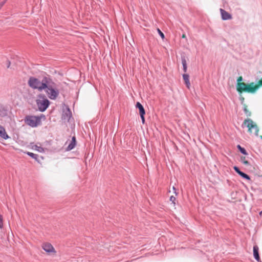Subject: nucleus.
Listing matches in <instances>:
<instances>
[{
  "label": "nucleus",
  "mask_w": 262,
  "mask_h": 262,
  "mask_svg": "<svg viewBox=\"0 0 262 262\" xmlns=\"http://www.w3.org/2000/svg\"><path fill=\"white\" fill-rule=\"evenodd\" d=\"M42 91H44L48 98L51 100H55L59 94V90L57 85L54 82L51 76L49 75L47 81L43 86Z\"/></svg>",
  "instance_id": "nucleus-1"
},
{
  "label": "nucleus",
  "mask_w": 262,
  "mask_h": 262,
  "mask_svg": "<svg viewBox=\"0 0 262 262\" xmlns=\"http://www.w3.org/2000/svg\"><path fill=\"white\" fill-rule=\"evenodd\" d=\"M243 81L242 77H239L237 79V84H236L237 90L241 92L243 90L246 92L254 94L258 89V86L255 85V83L251 82L247 84L244 82H241Z\"/></svg>",
  "instance_id": "nucleus-2"
},
{
  "label": "nucleus",
  "mask_w": 262,
  "mask_h": 262,
  "mask_svg": "<svg viewBox=\"0 0 262 262\" xmlns=\"http://www.w3.org/2000/svg\"><path fill=\"white\" fill-rule=\"evenodd\" d=\"M48 76H49V75H46L43 76L41 79L31 76L28 81V85L34 90H37L39 92H42L43 86L47 81Z\"/></svg>",
  "instance_id": "nucleus-3"
},
{
  "label": "nucleus",
  "mask_w": 262,
  "mask_h": 262,
  "mask_svg": "<svg viewBox=\"0 0 262 262\" xmlns=\"http://www.w3.org/2000/svg\"><path fill=\"white\" fill-rule=\"evenodd\" d=\"M38 99L36 100V104L39 111L45 112L49 106L50 102L44 94H40L38 95Z\"/></svg>",
  "instance_id": "nucleus-4"
},
{
  "label": "nucleus",
  "mask_w": 262,
  "mask_h": 262,
  "mask_svg": "<svg viewBox=\"0 0 262 262\" xmlns=\"http://www.w3.org/2000/svg\"><path fill=\"white\" fill-rule=\"evenodd\" d=\"M242 126L243 128L247 127L248 128L249 132L252 133V129H254V132L253 134L257 136L258 135V128L257 125L251 119L248 118L245 120L243 122Z\"/></svg>",
  "instance_id": "nucleus-5"
},
{
  "label": "nucleus",
  "mask_w": 262,
  "mask_h": 262,
  "mask_svg": "<svg viewBox=\"0 0 262 262\" xmlns=\"http://www.w3.org/2000/svg\"><path fill=\"white\" fill-rule=\"evenodd\" d=\"M25 122L29 126L32 127H35L40 124L41 117L27 115L25 118Z\"/></svg>",
  "instance_id": "nucleus-6"
},
{
  "label": "nucleus",
  "mask_w": 262,
  "mask_h": 262,
  "mask_svg": "<svg viewBox=\"0 0 262 262\" xmlns=\"http://www.w3.org/2000/svg\"><path fill=\"white\" fill-rule=\"evenodd\" d=\"M72 117V112L70 108L68 106L66 107V109L63 111L61 119L64 122H70V120Z\"/></svg>",
  "instance_id": "nucleus-7"
},
{
  "label": "nucleus",
  "mask_w": 262,
  "mask_h": 262,
  "mask_svg": "<svg viewBox=\"0 0 262 262\" xmlns=\"http://www.w3.org/2000/svg\"><path fill=\"white\" fill-rule=\"evenodd\" d=\"M222 19L224 20H229L232 18V15L223 9H220Z\"/></svg>",
  "instance_id": "nucleus-8"
},
{
  "label": "nucleus",
  "mask_w": 262,
  "mask_h": 262,
  "mask_svg": "<svg viewBox=\"0 0 262 262\" xmlns=\"http://www.w3.org/2000/svg\"><path fill=\"white\" fill-rule=\"evenodd\" d=\"M42 249L48 253L51 252H55L54 247L51 244L49 243H46L43 244Z\"/></svg>",
  "instance_id": "nucleus-9"
},
{
  "label": "nucleus",
  "mask_w": 262,
  "mask_h": 262,
  "mask_svg": "<svg viewBox=\"0 0 262 262\" xmlns=\"http://www.w3.org/2000/svg\"><path fill=\"white\" fill-rule=\"evenodd\" d=\"M258 250V247L257 245H254L253 246V256L257 261L261 262Z\"/></svg>",
  "instance_id": "nucleus-10"
},
{
  "label": "nucleus",
  "mask_w": 262,
  "mask_h": 262,
  "mask_svg": "<svg viewBox=\"0 0 262 262\" xmlns=\"http://www.w3.org/2000/svg\"><path fill=\"white\" fill-rule=\"evenodd\" d=\"M76 145V139L75 136L72 137V140L69 144V145L67 146L66 150L67 151H70L74 148Z\"/></svg>",
  "instance_id": "nucleus-11"
},
{
  "label": "nucleus",
  "mask_w": 262,
  "mask_h": 262,
  "mask_svg": "<svg viewBox=\"0 0 262 262\" xmlns=\"http://www.w3.org/2000/svg\"><path fill=\"white\" fill-rule=\"evenodd\" d=\"M0 137L4 140H7L10 138L6 132L5 128L2 125L0 126Z\"/></svg>",
  "instance_id": "nucleus-12"
},
{
  "label": "nucleus",
  "mask_w": 262,
  "mask_h": 262,
  "mask_svg": "<svg viewBox=\"0 0 262 262\" xmlns=\"http://www.w3.org/2000/svg\"><path fill=\"white\" fill-rule=\"evenodd\" d=\"M182 64L183 66V70L185 73L187 72V61L186 57L185 55H182L181 56Z\"/></svg>",
  "instance_id": "nucleus-13"
},
{
  "label": "nucleus",
  "mask_w": 262,
  "mask_h": 262,
  "mask_svg": "<svg viewBox=\"0 0 262 262\" xmlns=\"http://www.w3.org/2000/svg\"><path fill=\"white\" fill-rule=\"evenodd\" d=\"M182 76L186 87L188 89H189L190 86V82L189 81V75L187 74L184 73L182 75Z\"/></svg>",
  "instance_id": "nucleus-14"
},
{
  "label": "nucleus",
  "mask_w": 262,
  "mask_h": 262,
  "mask_svg": "<svg viewBox=\"0 0 262 262\" xmlns=\"http://www.w3.org/2000/svg\"><path fill=\"white\" fill-rule=\"evenodd\" d=\"M136 107L137 108H138L140 115L145 114V109H144L143 106L142 105V104L140 102H137V103L136 104Z\"/></svg>",
  "instance_id": "nucleus-15"
},
{
  "label": "nucleus",
  "mask_w": 262,
  "mask_h": 262,
  "mask_svg": "<svg viewBox=\"0 0 262 262\" xmlns=\"http://www.w3.org/2000/svg\"><path fill=\"white\" fill-rule=\"evenodd\" d=\"M27 155L35 160L36 161L39 162L38 155L33 152H27Z\"/></svg>",
  "instance_id": "nucleus-16"
},
{
  "label": "nucleus",
  "mask_w": 262,
  "mask_h": 262,
  "mask_svg": "<svg viewBox=\"0 0 262 262\" xmlns=\"http://www.w3.org/2000/svg\"><path fill=\"white\" fill-rule=\"evenodd\" d=\"M237 148L238 150L244 155H247L248 152H247L246 150L245 149V148L242 147L240 145H237Z\"/></svg>",
  "instance_id": "nucleus-17"
},
{
  "label": "nucleus",
  "mask_w": 262,
  "mask_h": 262,
  "mask_svg": "<svg viewBox=\"0 0 262 262\" xmlns=\"http://www.w3.org/2000/svg\"><path fill=\"white\" fill-rule=\"evenodd\" d=\"M241 162L242 163H243L246 166H250V162H248L247 160H246V157H241Z\"/></svg>",
  "instance_id": "nucleus-18"
},
{
  "label": "nucleus",
  "mask_w": 262,
  "mask_h": 262,
  "mask_svg": "<svg viewBox=\"0 0 262 262\" xmlns=\"http://www.w3.org/2000/svg\"><path fill=\"white\" fill-rule=\"evenodd\" d=\"M239 176L243 179L247 180H250V177L249 175L246 174V173L242 172Z\"/></svg>",
  "instance_id": "nucleus-19"
},
{
  "label": "nucleus",
  "mask_w": 262,
  "mask_h": 262,
  "mask_svg": "<svg viewBox=\"0 0 262 262\" xmlns=\"http://www.w3.org/2000/svg\"><path fill=\"white\" fill-rule=\"evenodd\" d=\"M243 111L247 116H251V112L248 110V109L247 108V106L245 104L244 105Z\"/></svg>",
  "instance_id": "nucleus-20"
},
{
  "label": "nucleus",
  "mask_w": 262,
  "mask_h": 262,
  "mask_svg": "<svg viewBox=\"0 0 262 262\" xmlns=\"http://www.w3.org/2000/svg\"><path fill=\"white\" fill-rule=\"evenodd\" d=\"M35 149L39 152H44V149L42 147L38 146L37 145H35Z\"/></svg>",
  "instance_id": "nucleus-21"
},
{
  "label": "nucleus",
  "mask_w": 262,
  "mask_h": 262,
  "mask_svg": "<svg viewBox=\"0 0 262 262\" xmlns=\"http://www.w3.org/2000/svg\"><path fill=\"white\" fill-rule=\"evenodd\" d=\"M157 31H158L159 35L161 36L162 39H163L165 38V35H164V33L159 28L157 29Z\"/></svg>",
  "instance_id": "nucleus-22"
},
{
  "label": "nucleus",
  "mask_w": 262,
  "mask_h": 262,
  "mask_svg": "<svg viewBox=\"0 0 262 262\" xmlns=\"http://www.w3.org/2000/svg\"><path fill=\"white\" fill-rule=\"evenodd\" d=\"M233 169L235 170V171L239 175L241 174V173L243 172L239 169V168L238 167L236 166L233 167Z\"/></svg>",
  "instance_id": "nucleus-23"
},
{
  "label": "nucleus",
  "mask_w": 262,
  "mask_h": 262,
  "mask_svg": "<svg viewBox=\"0 0 262 262\" xmlns=\"http://www.w3.org/2000/svg\"><path fill=\"white\" fill-rule=\"evenodd\" d=\"M176 200V198L173 196H171L170 197V201L172 202L174 205H175L176 203L175 201Z\"/></svg>",
  "instance_id": "nucleus-24"
},
{
  "label": "nucleus",
  "mask_w": 262,
  "mask_h": 262,
  "mask_svg": "<svg viewBox=\"0 0 262 262\" xmlns=\"http://www.w3.org/2000/svg\"><path fill=\"white\" fill-rule=\"evenodd\" d=\"M3 227V216L0 214V228H2Z\"/></svg>",
  "instance_id": "nucleus-25"
},
{
  "label": "nucleus",
  "mask_w": 262,
  "mask_h": 262,
  "mask_svg": "<svg viewBox=\"0 0 262 262\" xmlns=\"http://www.w3.org/2000/svg\"><path fill=\"white\" fill-rule=\"evenodd\" d=\"M140 117H141V121H142V123L143 124H144L145 123V115H140Z\"/></svg>",
  "instance_id": "nucleus-26"
},
{
  "label": "nucleus",
  "mask_w": 262,
  "mask_h": 262,
  "mask_svg": "<svg viewBox=\"0 0 262 262\" xmlns=\"http://www.w3.org/2000/svg\"><path fill=\"white\" fill-rule=\"evenodd\" d=\"M7 0H4V1L0 3V9L2 8V7L5 5L6 3Z\"/></svg>",
  "instance_id": "nucleus-27"
},
{
  "label": "nucleus",
  "mask_w": 262,
  "mask_h": 262,
  "mask_svg": "<svg viewBox=\"0 0 262 262\" xmlns=\"http://www.w3.org/2000/svg\"><path fill=\"white\" fill-rule=\"evenodd\" d=\"M256 85L258 86V88L259 87V85H262V79L260 80H258L257 82V84H256Z\"/></svg>",
  "instance_id": "nucleus-28"
},
{
  "label": "nucleus",
  "mask_w": 262,
  "mask_h": 262,
  "mask_svg": "<svg viewBox=\"0 0 262 262\" xmlns=\"http://www.w3.org/2000/svg\"><path fill=\"white\" fill-rule=\"evenodd\" d=\"M10 64H11L10 61L9 60H8L7 61V67L8 68H9L10 67Z\"/></svg>",
  "instance_id": "nucleus-29"
},
{
  "label": "nucleus",
  "mask_w": 262,
  "mask_h": 262,
  "mask_svg": "<svg viewBox=\"0 0 262 262\" xmlns=\"http://www.w3.org/2000/svg\"><path fill=\"white\" fill-rule=\"evenodd\" d=\"M173 190L174 191V193H176V194H177V193H176V189L174 187H173Z\"/></svg>",
  "instance_id": "nucleus-30"
},
{
  "label": "nucleus",
  "mask_w": 262,
  "mask_h": 262,
  "mask_svg": "<svg viewBox=\"0 0 262 262\" xmlns=\"http://www.w3.org/2000/svg\"><path fill=\"white\" fill-rule=\"evenodd\" d=\"M182 37H183V38H185V37H186L185 35L183 34V35H182Z\"/></svg>",
  "instance_id": "nucleus-31"
},
{
  "label": "nucleus",
  "mask_w": 262,
  "mask_h": 262,
  "mask_svg": "<svg viewBox=\"0 0 262 262\" xmlns=\"http://www.w3.org/2000/svg\"><path fill=\"white\" fill-rule=\"evenodd\" d=\"M259 215H262V210L259 212Z\"/></svg>",
  "instance_id": "nucleus-32"
},
{
  "label": "nucleus",
  "mask_w": 262,
  "mask_h": 262,
  "mask_svg": "<svg viewBox=\"0 0 262 262\" xmlns=\"http://www.w3.org/2000/svg\"><path fill=\"white\" fill-rule=\"evenodd\" d=\"M41 116H43V117H45V116H44L43 114H41Z\"/></svg>",
  "instance_id": "nucleus-33"
},
{
  "label": "nucleus",
  "mask_w": 262,
  "mask_h": 262,
  "mask_svg": "<svg viewBox=\"0 0 262 262\" xmlns=\"http://www.w3.org/2000/svg\"><path fill=\"white\" fill-rule=\"evenodd\" d=\"M260 138H261V139H262V136H261Z\"/></svg>",
  "instance_id": "nucleus-34"
},
{
  "label": "nucleus",
  "mask_w": 262,
  "mask_h": 262,
  "mask_svg": "<svg viewBox=\"0 0 262 262\" xmlns=\"http://www.w3.org/2000/svg\"><path fill=\"white\" fill-rule=\"evenodd\" d=\"M1 126V125H0V126Z\"/></svg>",
  "instance_id": "nucleus-35"
}]
</instances>
